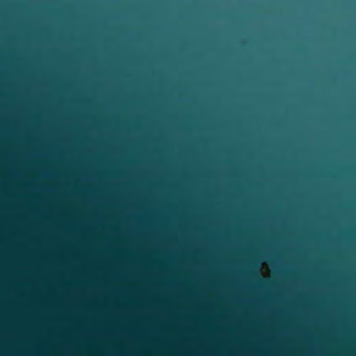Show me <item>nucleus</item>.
Returning a JSON list of instances; mask_svg holds the SVG:
<instances>
[{"instance_id": "obj_1", "label": "nucleus", "mask_w": 356, "mask_h": 356, "mask_svg": "<svg viewBox=\"0 0 356 356\" xmlns=\"http://www.w3.org/2000/svg\"><path fill=\"white\" fill-rule=\"evenodd\" d=\"M354 232L356 234V229H354Z\"/></svg>"}]
</instances>
